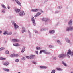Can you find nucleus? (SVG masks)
I'll list each match as a JSON object with an SVG mask.
<instances>
[{
  "label": "nucleus",
  "mask_w": 73,
  "mask_h": 73,
  "mask_svg": "<svg viewBox=\"0 0 73 73\" xmlns=\"http://www.w3.org/2000/svg\"><path fill=\"white\" fill-rule=\"evenodd\" d=\"M41 14V13L39 12L37 13L36 15H37V16L38 17V16H40V15Z\"/></svg>",
  "instance_id": "nucleus-32"
},
{
  "label": "nucleus",
  "mask_w": 73,
  "mask_h": 73,
  "mask_svg": "<svg viewBox=\"0 0 73 73\" xmlns=\"http://www.w3.org/2000/svg\"><path fill=\"white\" fill-rule=\"evenodd\" d=\"M8 64H9V62L7 61L5 62L4 63V65H5V66H7V65H8Z\"/></svg>",
  "instance_id": "nucleus-19"
},
{
  "label": "nucleus",
  "mask_w": 73,
  "mask_h": 73,
  "mask_svg": "<svg viewBox=\"0 0 73 73\" xmlns=\"http://www.w3.org/2000/svg\"><path fill=\"white\" fill-rule=\"evenodd\" d=\"M40 12H42L43 13H44V12L41 10H40Z\"/></svg>",
  "instance_id": "nucleus-53"
},
{
  "label": "nucleus",
  "mask_w": 73,
  "mask_h": 73,
  "mask_svg": "<svg viewBox=\"0 0 73 73\" xmlns=\"http://www.w3.org/2000/svg\"><path fill=\"white\" fill-rule=\"evenodd\" d=\"M8 32L7 31H4L3 33V35H8Z\"/></svg>",
  "instance_id": "nucleus-27"
},
{
  "label": "nucleus",
  "mask_w": 73,
  "mask_h": 73,
  "mask_svg": "<svg viewBox=\"0 0 73 73\" xmlns=\"http://www.w3.org/2000/svg\"><path fill=\"white\" fill-rule=\"evenodd\" d=\"M69 55H70L71 57L73 56V52L71 51V50H70V49L68 50L67 54V57H68V58H70V56H69Z\"/></svg>",
  "instance_id": "nucleus-1"
},
{
  "label": "nucleus",
  "mask_w": 73,
  "mask_h": 73,
  "mask_svg": "<svg viewBox=\"0 0 73 73\" xmlns=\"http://www.w3.org/2000/svg\"><path fill=\"white\" fill-rule=\"evenodd\" d=\"M46 51L45 50H41L40 52V54H41V53H42L43 52L44 53H45V54H46V51Z\"/></svg>",
  "instance_id": "nucleus-12"
},
{
  "label": "nucleus",
  "mask_w": 73,
  "mask_h": 73,
  "mask_svg": "<svg viewBox=\"0 0 73 73\" xmlns=\"http://www.w3.org/2000/svg\"><path fill=\"white\" fill-rule=\"evenodd\" d=\"M10 57H15V54H12L10 55Z\"/></svg>",
  "instance_id": "nucleus-31"
},
{
  "label": "nucleus",
  "mask_w": 73,
  "mask_h": 73,
  "mask_svg": "<svg viewBox=\"0 0 73 73\" xmlns=\"http://www.w3.org/2000/svg\"><path fill=\"white\" fill-rule=\"evenodd\" d=\"M66 31H73V27L69 26L66 28Z\"/></svg>",
  "instance_id": "nucleus-4"
},
{
  "label": "nucleus",
  "mask_w": 73,
  "mask_h": 73,
  "mask_svg": "<svg viewBox=\"0 0 73 73\" xmlns=\"http://www.w3.org/2000/svg\"><path fill=\"white\" fill-rule=\"evenodd\" d=\"M13 45L14 46H16V43L15 44H13Z\"/></svg>",
  "instance_id": "nucleus-54"
},
{
  "label": "nucleus",
  "mask_w": 73,
  "mask_h": 73,
  "mask_svg": "<svg viewBox=\"0 0 73 73\" xmlns=\"http://www.w3.org/2000/svg\"><path fill=\"white\" fill-rule=\"evenodd\" d=\"M22 33H24L25 31V29L24 27H23L22 28Z\"/></svg>",
  "instance_id": "nucleus-22"
},
{
  "label": "nucleus",
  "mask_w": 73,
  "mask_h": 73,
  "mask_svg": "<svg viewBox=\"0 0 73 73\" xmlns=\"http://www.w3.org/2000/svg\"><path fill=\"white\" fill-rule=\"evenodd\" d=\"M38 11V9H33L31 10L32 12H36Z\"/></svg>",
  "instance_id": "nucleus-8"
},
{
  "label": "nucleus",
  "mask_w": 73,
  "mask_h": 73,
  "mask_svg": "<svg viewBox=\"0 0 73 73\" xmlns=\"http://www.w3.org/2000/svg\"><path fill=\"white\" fill-rule=\"evenodd\" d=\"M62 64H63L64 65V66H67L66 64L64 62H62Z\"/></svg>",
  "instance_id": "nucleus-36"
},
{
  "label": "nucleus",
  "mask_w": 73,
  "mask_h": 73,
  "mask_svg": "<svg viewBox=\"0 0 73 73\" xmlns=\"http://www.w3.org/2000/svg\"><path fill=\"white\" fill-rule=\"evenodd\" d=\"M26 58H27L28 59H31V57L30 56H27L26 57Z\"/></svg>",
  "instance_id": "nucleus-35"
},
{
  "label": "nucleus",
  "mask_w": 73,
  "mask_h": 73,
  "mask_svg": "<svg viewBox=\"0 0 73 73\" xmlns=\"http://www.w3.org/2000/svg\"><path fill=\"white\" fill-rule=\"evenodd\" d=\"M19 61V60L18 59H17L15 60V62H18Z\"/></svg>",
  "instance_id": "nucleus-41"
},
{
  "label": "nucleus",
  "mask_w": 73,
  "mask_h": 73,
  "mask_svg": "<svg viewBox=\"0 0 73 73\" xmlns=\"http://www.w3.org/2000/svg\"><path fill=\"white\" fill-rule=\"evenodd\" d=\"M12 41L16 42H19V40H17L15 39H12Z\"/></svg>",
  "instance_id": "nucleus-18"
},
{
  "label": "nucleus",
  "mask_w": 73,
  "mask_h": 73,
  "mask_svg": "<svg viewBox=\"0 0 73 73\" xmlns=\"http://www.w3.org/2000/svg\"><path fill=\"white\" fill-rule=\"evenodd\" d=\"M66 55L65 54H61L58 56L59 58H64L66 57Z\"/></svg>",
  "instance_id": "nucleus-2"
},
{
  "label": "nucleus",
  "mask_w": 73,
  "mask_h": 73,
  "mask_svg": "<svg viewBox=\"0 0 73 73\" xmlns=\"http://www.w3.org/2000/svg\"><path fill=\"white\" fill-rule=\"evenodd\" d=\"M5 48L3 47H2L1 48H0V51H1L3 50H4Z\"/></svg>",
  "instance_id": "nucleus-33"
},
{
  "label": "nucleus",
  "mask_w": 73,
  "mask_h": 73,
  "mask_svg": "<svg viewBox=\"0 0 73 73\" xmlns=\"http://www.w3.org/2000/svg\"><path fill=\"white\" fill-rule=\"evenodd\" d=\"M1 6L3 7V8H4V9H5L6 8V7L5 6V5L3 4H1Z\"/></svg>",
  "instance_id": "nucleus-29"
},
{
  "label": "nucleus",
  "mask_w": 73,
  "mask_h": 73,
  "mask_svg": "<svg viewBox=\"0 0 73 73\" xmlns=\"http://www.w3.org/2000/svg\"><path fill=\"white\" fill-rule=\"evenodd\" d=\"M53 60H56V57H54L53 59Z\"/></svg>",
  "instance_id": "nucleus-49"
},
{
  "label": "nucleus",
  "mask_w": 73,
  "mask_h": 73,
  "mask_svg": "<svg viewBox=\"0 0 73 73\" xmlns=\"http://www.w3.org/2000/svg\"><path fill=\"white\" fill-rule=\"evenodd\" d=\"M11 22L13 25L14 26L15 25V24H16V23H15V21H11Z\"/></svg>",
  "instance_id": "nucleus-26"
},
{
  "label": "nucleus",
  "mask_w": 73,
  "mask_h": 73,
  "mask_svg": "<svg viewBox=\"0 0 73 73\" xmlns=\"http://www.w3.org/2000/svg\"><path fill=\"white\" fill-rule=\"evenodd\" d=\"M59 24V22H58V23H57V25H58V24Z\"/></svg>",
  "instance_id": "nucleus-57"
},
{
  "label": "nucleus",
  "mask_w": 73,
  "mask_h": 73,
  "mask_svg": "<svg viewBox=\"0 0 73 73\" xmlns=\"http://www.w3.org/2000/svg\"><path fill=\"white\" fill-rule=\"evenodd\" d=\"M25 58L23 57L21 58V60H23V61H24V60H25Z\"/></svg>",
  "instance_id": "nucleus-39"
},
{
  "label": "nucleus",
  "mask_w": 73,
  "mask_h": 73,
  "mask_svg": "<svg viewBox=\"0 0 73 73\" xmlns=\"http://www.w3.org/2000/svg\"><path fill=\"white\" fill-rule=\"evenodd\" d=\"M2 33V31L0 30V33Z\"/></svg>",
  "instance_id": "nucleus-55"
},
{
  "label": "nucleus",
  "mask_w": 73,
  "mask_h": 73,
  "mask_svg": "<svg viewBox=\"0 0 73 73\" xmlns=\"http://www.w3.org/2000/svg\"><path fill=\"white\" fill-rule=\"evenodd\" d=\"M28 32L29 33V36L30 38H31V37H32V36H31V32H30L29 31H28Z\"/></svg>",
  "instance_id": "nucleus-23"
},
{
  "label": "nucleus",
  "mask_w": 73,
  "mask_h": 73,
  "mask_svg": "<svg viewBox=\"0 0 73 73\" xmlns=\"http://www.w3.org/2000/svg\"><path fill=\"white\" fill-rule=\"evenodd\" d=\"M16 46H19V44L18 43H16Z\"/></svg>",
  "instance_id": "nucleus-48"
},
{
  "label": "nucleus",
  "mask_w": 73,
  "mask_h": 73,
  "mask_svg": "<svg viewBox=\"0 0 73 73\" xmlns=\"http://www.w3.org/2000/svg\"><path fill=\"white\" fill-rule=\"evenodd\" d=\"M0 60H3V61H4V60H6V58L0 57Z\"/></svg>",
  "instance_id": "nucleus-21"
},
{
  "label": "nucleus",
  "mask_w": 73,
  "mask_h": 73,
  "mask_svg": "<svg viewBox=\"0 0 73 73\" xmlns=\"http://www.w3.org/2000/svg\"><path fill=\"white\" fill-rule=\"evenodd\" d=\"M50 54V52L46 51V54Z\"/></svg>",
  "instance_id": "nucleus-38"
},
{
  "label": "nucleus",
  "mask_w": 73,
  "mask_h": 73,
  "mask_svg": "<svg viewBox=\"0 0 73 73\" xmlns=\"http://www.w3.org/2000/svg\"><path fill=\"white\" fill-rule=\"evenodd\" d=\"M55 72H56V71L55 70H53L52 71L51 73H55Z\"/></svg>",
  "instance_id": "nucleus-42"
},
{
  "label": "nucleus",
  "mask_w": 73,
  "mask_h": 73,
  "mask_svg": "<svg viewBox=\"0 0 73 73\" xmlns=\"http://www.w3.org/2000/svg\"><path fill=\"white\" fill-rule=\"evenodd\" d=\"M12 34V32H8L7 33V35H11Z\"/></svg>",
  "instance_id": "nucleus-25"
},
{
  "label": "nucleus",
  "mask_w": 73,
  "mask_h": 73,
  "mask_svg": "<svg viewBox=\"0 0 73 73\" xmlns=\"http://www.w3.org/2000/svg\"><path fill=\"white\" fill-rule=\"evenodd\" d=\"M31 19L33 23L34 26H36V22H35V20L34 17L33 16H31Z\"/></svg>",
  "instance_id": "nucleus-3"
},
{
  "label": "nucleus",
  "mask_w": 73,
  "mask_h": 73,
  "mask_svg": "<svg viewBox=\"0 0 73 73\" xmlns=\"http://www.w3.org/2000/svg\"><path fill=\"white\" fill-rule=\"evenodd\" d=\"M24 15H25V14L23 11H21L19 14V15L20 16H24Z\"/></svg>",
  "instance_id": "nucleus-5"
},
{
  "label": "nucleus",
  "mask_w": 73,
  "mask_h": 73,
  "mask_svg": "<svg viewBox=\"0 0 73 73\" xmlns=\"http://www.w3.org/2000/svg\"><path fill=\"white\" fill-rule=\"evenodd\" d=\"M25 47H23L22 49V50H21L22 53L24 52L25 51Z\"/></svg>",
  "instance_id": "nucleus-24"
},
{
  "label": "nucleus",
  "mask_w": 73,
  "mask_h": 73,
  "mask_svg": "<svg viewBox=\"0 0 73 73\" xmlns=\"http://www.w3.org/2000/svg\"><path fill=\"white\" fill-rule=\"evenodd\" d=\"M30 56V57L31 59H33V58H34V57H36L35 55H31Z\"/></svg>",
  "instance_id": "nucleus-17"
},
{
  "label": "nucleus",
  "mask_w": 73,
  "mask_h": 73,
  "mask_svg": "<svg viewBox=\"0 0 73 73\" xmlns=\"http://www.w3.org/2000/svg\"><path fill=\"white\" fill-rule=\"evenodd\" d=\"M65 40L67 43H70V40L68 38H65Z\"/></svg>",
  "instance_id": "nucleus-11"
},
{
  "label": "nucleus",
  "mask_w": 73,
  "mask_h": 73,
  "mask_svg": "<svg viewBox=\"0 0 73 73\" xmlns=\"http://www.w3.org/2000/svg\"><path fill=\"white\" fill-rule=\"evenodd\" d=\"M37 17H38V16H37V14H36V15H35L34 16V17L36 18Z\"/></svg>",
  "instance_id": "nucleus-51"
},
{
  "label": "nucleus",
  "mask_w": 73,
  "mask_h": 73,
  "mask_svg": "<svg viewBox=\"0 0 73 73\" xmlns=\"http://www.w3.org/2000/svg\"><path fill=\"white\" fill-rule=\"evenodd\" d=\"M33 63L34 64H36V62H33Z\"/></svg>",
  "instance_id": "nucleus-56"
},
{
  "label": "nucleus",
  "mask_w": 73,
  "mask_h": 73,
  "mask_svg": "<svg viewBox=\"0 0 73 73\" xmlns=\"http://www.w3.org/2000/svg\"><path fill=\"white\" fill-rule=\"evenodd\" d=\"M19 56V55L17 54H14V57H17Z\"/></svg>",
  "instance_id": "nucleus-43"
},
{
  "label": "nucleus",
  "mask_w": 73,
  "mask_h": 73,
  "mask_svg": "<svg viewBox=\"0 0 73 73\" xmlns=\"http://www.w3.org/2000/svg\"><path fill=\"white\" fill-rule=\"evenodd\" d=\"M2 13H5V9H3L2 10Z\"/></svg>",
  "instance_id": "nucleus-45"
},
{
  "label": "nucleus",
  "mask_w": 73,
  "mask_h": 73,
  "mask_svg": "<svg viewBox=\"0 0 73 73\" xmlns=\"http://www.w3.org/2000/svg\"><path fill=\"white\" fill-rule=\"evenodd\" d=\"M60 11H56L55 12V13H58Z\"/></svg>",
  "instance_id": "nucleus-47"
},
{
  "label": "nucleus",
  "mask_w": 73,
  "mask_h": 73,
  "mask_svg": "<svg viewBox=\"0 0 73 73\" xmlns=\"http://www.w3.org/2000/svg\"><path fill=\"white\" fill-rule=\"evenodd\" d=\"M42 20L43 21H45L46 22L47 21H48L49 19H48L46 18H44L43 19H42Z\"/></svg>",
  "instance_id": "nucleus-14"
},
{
  "label": "nucleus",
  "mask_w": 73,
  "mask_h": 73,
  "mask_svg": "<svg viewBox=\"0 0 73 73\" xmlns=\"http://www.w3.org/2000/svg\"><path fill=\"white\" fill-rule=\"evenodd\" d=\"M14 28L15 29H17V28H19V26L17 25L16 24H15V25H14Z\"/></svg>",
  "instance_id": "nucleus-13"
},
{
  "label": "nucleus",
  "mask_w": 73,
  "mask_h": 73,
  "mask_svg": "<svg viewBox=\"0 0 73 73\" xmlns=\"http://www.w3.org/2000/svg\"><path fill=\"white\" fill-rule=\"evenodd\" d=\"M70 73H73V72H71Z\"/></svg>",
  "instance_id": "nucleus-58"
},
{
  "label": "nucleus",
  "mask_w": 73,
  "mask_h": 73,
  "mask_svg": "<svg viewBox=\"0 0 73 73\" xmlns=\"http://www.w3.org/2000/svg\"><path fill=\"white\" fill-rule=\"evenodd\" d=\"M15 11L16 13H18V12H20V10L17 9H15Z\"/></svg>",
  "instance_id": "nucleus-16"
},
{
  "label": "nucleus",
  "mask_w": 73,
  "mask_h": 73,
  "mask_svg": "<svg viewBox=\"0 0 73 73\" xmlns=\"http://www.w3.org/2000/svg\"><path fill=\"white\" fill-rule=\"evenodd\" d=\"M18 73H20V72H19Z\"/></svg>",
  "instance_id": "nucleus-59"
},
{
  "label": "nucleus",
  "mask_w": 73,
  "mask_h": 73,
  "mask_svg": "<svg viewBox=\"0 0 73 73\" xmlns=\"http://www.w3.org/2000/svg\"><path fill=\"white\" fill-rule=\"evenodd\" d=\"M13 1H15L16 3H17V4L18 5H21V3L19 1L17 0H12Z\"/></svg>",
  "instance_id": "nucleus-7"
},
{
  "label": "nucleus",
  "mask_w": 73,
  "mask_h": 73,
  "mask_svg": "<svg viewBox=\"0 0 73 73\" xmlns=\"http://www.w3.org/2000/svg\"><path fill=\"white\" fill-rule=\"evenodd\" d=\"M49 33L50 34H52V35H53L54 34V33H55V31L54 30H50L49 31Z\"/></svg>",
  "instance_id": "nucleus-6"
},
{
  "label": "nucleus",
  "mask_w": 73,
  "mask_h": 73,
  "mask_svg": "<svg viewBox=\"0 0 73 73\" xmlns=\"http://www.w3.org/2000/svg\"><path fill=\"white\" fill-rule=\"evenodd\" d=\"M62 8V6H60L59 7V8L60 9H61Z\"/></svg>",
  "instance_id": "nucleus-52"
},
{
  "label": "nucleus",
  "mask_w": 73,
  "mask_h": 73,
  "mask_svg": "<svg viewBox=\"0 0 73 73\" xmlns=\"http://www.w3.org/2000/svg\"><path fill=\"white\" fill-rule=\"evenodd\" d=\"M56 69L57 70H58V71H62L63 70L60 68H57Z\"/></svg>",
  "instance_id": "nucleus-30"
},
{
  "label": "nucleus",
  "mask_w": 73,
  "mask_h": 73,
  "mask_svg": "<svg viewBox=\"0 0 73 73\" xmlns=\"http://www.w3.org/2000/svg\"><path fill=\"white\" fill-rule=\"evenodd\" d=\"M48 28H42L40 29V31H46V30H48Z\"/></svg>",
  "instance_id": "nucleus-10"
},
{
  "label": "nucleus",
  "mask_w": 73,
  "mask_h": 73,
  "mask_svg": "<svg viewBox=\"0 0 73 73\" xmlns=\"http://www.w3.org/2000/svg\"><path fill=\"white\" fill-rule=\"evenodd\" d=\"M72 20L71 19L70 21L68 22V25H72Z\"/></svg>",
  "instance_id": "nucleus-15"
},
{
  "label": "nucleus",
  "mask_w": 73,
  "mask_h": 73,
  "mask_svg": "<svg viewBox=\"0 0 73 73\" xmlns=\"http://www.w3.org/2000/svg\"><path fill=\"white\" fill-rule=\"evenodd\" d=\"M40 69H47L48 68L46 66H40Z\"/></svg>",
  "instance_id": "nucleus-9"
},
{
  "label": "nucleus",
  "mask_w": 73,
  "mask_h": 73,
  "mask_svg": "<svg viewBox=\"0 0 73 73\" xmlns=\"http://www.w3.org/2000/svg\"><path fill=\"white\" fill-rule=\"evenodd\" d=\"M36 50H40L41 49V48H40V47H37L36 48Z\"/></svg>",
  "instance_id": "nucleus-28"
},
{
  "label": "nucleus",
  "mask_w": 73,
  "mask_h": 73,
  "mask_svg": "<svg viewBox=\"0 0 73 73\" xmlns=\"http://www.w3.org/2000/svg\"><path fill=\"white\" fill-rule=\"evenodd\" d=\"M33 31L36 33H38V31L36 30H34Z\"/></svg>",
  "instance_id": "nucleus-37"
},
{
  "label": "nucleus",
  "mask_w": 73,
  "mask_h": 73,
  "mask_svg": "<svg viewBox=\"0 0 73 73\" xmlns=\"http://www.w3.org/2000/svg\"><path fill=\"white\" fill-rule=\"evenodd\" d=\"M10 8H11V7H10L9 6H7V8H8V9H10Z\"/></svg>",
  "instance_id": "nucleus-50"
},
{
  "label": "nucleus",
  "mask_w": 73,
  "mask_h": 73,
  "mask_svg": "<svg viewBox=\"0 0 73 73\" xmlns=\"http://www.w3.org/2000/svg\"><path fill=\"white\" fill-rule=\"evenodd\" d=\"M5 53L6 54H8L9 53V51L8 50H6L5 51Z\"/></svg>",
  "instance_id": "nucleus-34"
},
{
  "label": "nucleus",
  "mask_w": 73,
  "mask_h": 73,
  "mask_svg": "<svg viewBox=\"0 0 73 73\" xmlns=\"http://www.w3.org/2000/svg\"><path fill=\"white\" fill-rule=\"evenodd\" d=\"M57 43H58V44H61V42L59 40H57Z\"/></svg>",
  "instance_id": "nucleus-40"
},
{
  "label": "nucleus",
  "mask_w": 73,
  "mask_h": 73,
  "mask_svg": "<svg viewBox=\"0 0 73 73\" xmlns=\"http://www.w3.org/2000/svg\"><path fill=\"white\" fill-rule=\"evenodd\" d=\"M3 70L4 71H5V72H9V70L8 68H3Z\"/></svg>",
  "instance_id": "nucleus-20"
},
{
  "label": "nucleus",
  "mask_w": 73,
  "mask_h": 73,
  "mask_svg": "<svg viewBox=\"0 0 73 73\" xmlns=\"http://www.w3.org/2000/svg\"><path fill=\"white\" fill-rule=\"evenodd\" d=\"M49 48H53V46H52L51 45H50L49 46Z\"/></svg>",
  "instance_id": "nucleus-44"
},
{
  "label": "nucleus",
  "mask_w": 73,
  "mask_h": 73,
  "mask_svg": "<svg viewBox=\"0 0 73 73\" xmlns=\"http://www.w3.org/2000/svg\"><path fill=\"white\" fill-rule=\"evenodd\" d=\"M35 52L37 54H38V52L37 51H36Z\"/></svg>",
  "instance_id": "nucleus-46"
}]
</instances>
